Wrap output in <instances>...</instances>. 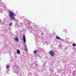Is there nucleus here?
<instances>
[{"label": "nucleus", "instance_id": "nucleus-1", "mask_svg": "<svg viewBox=\"0 0 76 76\" xmlns=\"http://www.w3.org/2000/svg\"><path fill=\"white\" fill-rule=\"evenodd\" d=\"M34 27L33 29V30H31L30 32L31 33L33 34L34 35H35V38H37L36 34H37V33L38 32V31H39V28L37 27V26L35 25H34Z\"/></svg>", "mask_w": 76, "mask_h": 76}, {"label": "nucleus", "instance_id": "nucleus-2", "mask_svg": "<svg viewBox=\"0 0 76 76\" xmlns=\"http://www.w3.org/2000/svg\"><path fill=\"white\" fill-rule=\"evenodd\" d=\"M9 12L8 15L10 16V19L12 20H15L16 18L15 17V13H14V12L10 10L9 11Z\"/></svg>", "mask_w": 76, "mask_h": 76}, {"label": "nucleus", "instance_id": "nucleus-3", "mask_svg": "<svg viewBox=\"0 0 76 76\" xmlns=\"http://www.w3.org/2000/svg\"><path fill=\"white\" fill-rule=\"evenodd\" d=\"M24 22L26 24V26L27 29H29L32 28V27L30 26H31V24L32 23L31 22L28 21V20H25Z\"/></svg>", "mask_w": 76, "mask_h": 76}, {"label": "nucleus", "instance_id": "nucleus-4", "mask_svg": "<svg viewBox=\"0 0 76 76\" xmlns=\"http://www.w3.org/2000/svg\"><path fill=\"white\" fill-rule=\"evenodd\" d=\"M12 70H14V73H18L19 71H20L19 66L16 64L15 65L14 67H13Z\"/></svg>", "mask_w": 76, "mask_h": 76}, {"label": "nucleus", "instance_id": "nucleus-5", "mask_svg": "<svg viewBox=\"0 0 76 76\" xmlns=\"http://www.w3.org/2000/svg\"><path fill=\"white\" fill-rule=\"evenodd\" d=\"M45 64H46V62H45V63L44 65L43 66L41 67H38V64H35V67H36V68H37V69H38V70H41V71H42V70H45Z\"/></svg>", "mask_w": 76, "mask_h": 76}, {"label": "nucleus", "instance_id": "nucleus-6", "mask_svg": "<svg viewBox=\"0 0 76 76\" xmlns=\"http://www.w3.org/2000/svg\"><path fill=\"white\" fill-rule=\"evenodd\" d=\"M26 37H25V35H24L23 36V42L25 44V45H24V47L25 50L26 51H28V49H27V46L26 45Z\"/></svg>", "mask_w": 76, "mask_h": 76}, {"label": "nucleus", "instance_id": "nucleus-7", "mask_svg": "<svg viewBox=\"0 0 76 76\" xmlns=\"http://www.w3.org/2000/svg\"><path fill=\"white\" fill-rule=\"evenodd\" d=\"M55 51L57 52V50H54L53 51V50H50L49 52V54L51 56H52V57H53V56H54V54H55V53H54Z\"/></svg>", "mask_w": 76, "mask_h": 76}, {"label": "nucleus", "instance_id": "nucleus-8", "mask_svg": "<svg viewBox=\"0 0 76 76\" xmlns=\"http://www.w3.org/2000/svg\"><path fill=\"white\" fill-rule=\"evenodd\" d=\"M5 6V4L3 2L0 3V7H3Z\"/></svg>", "mask_w": 76, "mask_h": 76}, {"label": "nucleus", "instance_id": "nucleus-9", "mask_svg": "<svg viewBox=\"0 0 76 76\" xmlns=\"http://www.w3.org/2000/svg\"><path fill=\"white\" fill-rule=\"evenodd\" d=\"M57 72L58 73H61L62 75H63V74H64V72H62V71H61L60 69H58L57 70Z\"/></svg>", "mask_w": 76, "mask_h": 76}, {"label": "nucleus", "instance_id": "nucleus-10", "mask_svg": "<svg viewBox=\"0 0 76 76\" xmlns=\"http://www.w3.org/2000/svg\"><path fill=\"white\" fill-rule=\"evenodd\" d=\"M50 71L52 73H53V72H54V68H53L52 67H51L50 68Z\"/></svg>", "mask_w": 76, "mask_h": 76}, {"label": "nucleus", "instance_id": "nucleus-11", "mask_svg": "<svg viewBox=\"0 0 76 76\" xmlns=\"http://www.w3.org/2000/svg\"><path fill=\"white\" fill-rule=\"evenodd\" d=\"M18 23H19V20H17V21H16L15 25L16 26H19V24H18Z\"/></svg>", "mask_w": 76, "mask_h": 76}, {"label": "nucleus", "instance_id": "nucleus-12", "mask_svg": "<svg viewBox=\"0 0 76 76\" xmlns=\"http://www.w3.org/2000/svg\"><path fill=\"white\" fill-rule=\"evenodd\" d=\"M14 40H15V41H17V42L19 41V39L16 37H15V38H14Z\"/></svg>", "mask_w": 76, "mask_h": 76}, {"label": "nucleus", "instance_id": "nucleus-13", "mask_svg": "<svg viewBox=\"0 0 76 76\" xmlns=\"http://www.w3.org/2000/svg\"><path fill=\"white\" fill-rule=\"evenodd\" d=\"M17 52L18 54H20V51L19 50H17Z\"/></svg>", "mask_w": 76, "mask_h": 76}, {"label": "nucleus", "instance_id": "nucleus-14", "mask_svg": "<svg viewBox=\"0 0 76 76\" xmlns=\"http://www.w3.org/2000/svg\"><path fill=\"white\" fill-rule=\"evenodd\" d=\"M56 39H60V40L61 39L60 37L57 36L56 37Z\"/></svg>", "mask_w": 76, "mask_h": 76}, {"label": "nucleus", "instance_id": "nucleus-15", "mask_svg": "<svg viewBox=\"0 0 76 76\" xmlns=\"http://www.w3.org/2000/svg\"><path fill=\"white\" fill-rule=\"evenodd\" d=\"M63 31L64 32H65L66 33H67V30L66 29H64L63 30Z\"/></svg>", "mask_w": 76, "mask_h": 76}, {"label": "nucleus", "instance_id": "nucleus-16", "mask_svg": "<svg viewBox=\"0 0 76 76\" xmlns=\"http://www.w3.org/2000/svg\"><path fill=\"white\" fill-rule=\"evenodd\" d=\"M10 66L9 65H7L6 66V68L7 69H9L10 68Z\"/></svg>", "mask_w": 76, "mask_h": 76}, {"label": "nucleus", "instance_id": "nucleus-17", "mask_svg": "<svg viewBox=\"0 0 76 76\" xmlns=\"http://www.w3.org/2000/svg\"><path fill=\"white\" fill-rule=\"evenodd\" d=\"M34 54H36L37 53V50H35L34 52H33Z\"/></svg>", "mask_w": 76, "mask_h": 76}, {"label": "nucleus", "instance_id": "nucleus-18", "mask_svg": "<svg viewBox=\"0 0 76 76\" xmlns=\"http://www.w3.org/2000/svg\"><path fill=\"white\" fill-rule=\"evenodd\" d=\"M76 45V44H75V43H73L72 44V46H73V47H75Z\"/></svg>", "mask_w": 76, "mask_h": 76}, {"label": "nucleus", "instance_id": "nucleus-19", "mask_svg": "<svg viewBox=\"0 0 76 76\" xmlns=\"http://www.w3.org/2000/svg\"><path fill=\"white\" fill-rule=\"evenodd\" d=\"M61 47H63V46L61 44H60L59 45V47H61Z\"/></svg>", "mask_w": 76, "mask_h": 76}, {"label": "nucleus", "instance_id": "nucleus-20", "mask_svg": "<svg viewBox=\"0 0 76 76\" xmlns=\"http://www.w3.org/2000/svg\"><path fill=\"white\" fill-rule=\"evenodd\" d=\"M10 26H11L12 25V23H10Z\"/></svg>", "mask_w": 76, "mask_h": 76}, {"label": "nucleus", "instance_id": "nucleus-21", "mask_svg": "<svg viewBox=\"0 0 76 76\" xmlns=\"http://www.w3.org/2000/svg\"><path fill=\"white\" fill-rule=\"evenodd\" d=\"M66 42H67V43H68V44H69L70 43V42H67V41H66Z\"/></svg>", "mask_w": 76, "mask_h": 76}, {"label": "nucleus", "instance_id": "nucleus-22", "mask_svg": "<svg viewBox=\"0 0 76 76\" xmlns=\"http://www.w3.org/2000/svg\"><path fill=\"white\" fill-rule=\"evenodd\" d=\"M61 41H64V40L63 39H61Z\"/></svg>", "mask_w": 76, "mask_h": 76}, {"label": "nucleus", "instance_id": "nucleus-23", "mask_svg": "<svg viewBox=\"0 0 76 76\" xmlns=\"http://www.w3.org/2000/svg\"><path fill=\"white\" fill-rule=\"evenodd\" d=\"M73 75H74V76H76V74H73Z\"/></svg>", "mask_w": 76, "mask_h": 76}, {"label": "nucleus", "instance_id": "nucleus-24", "mask_svg": "<svg viewBox=\"0 0 76 76\" xmlns=\"http://www.w3.org/2000/svg\"><path fill=\"white\" fill-rule=\"evenodd\" d=\"M0 1H1V0H0Z\"/></svg>", "mask_w": 76, "mask_h": 76}, {"label": "nucleus", "instance_id": "nucleus-25", "mask_svg": "<svg viewBox=\"0 0 76 76\" xmlns=\"http://www.w3.org/2000/svg\"><path fill=\"white\" fill-rule=\"evenodd\" d=\"M0 22H1V20L0 19Z\"/></svg>", "mask_w": 76, "mask_h": 76}, {"label": "nucleus", "instance_id": "nucleus-26", "mask_svg": "<svg viewBox=\"0 0 76 76\" xmlns=\"http://www.w3.org/2000/svg\"><path fill=\"white\" fill-rule=\"evenodd\" d=\"M42 34H44V33H42Z\"/></svg>", "mask_w": 76, "mask_h": 76}, {"label": "nucleus", "instance_id": "nucleus-27", "mask_svg": "<svg viewBox=\"0 0 76 76\" xmlns=\"http://www.w3.org/2000/svg\"><path fill=\"white\" fill-rule=\"evenodd\" d=\"M32 66H33V64H31Z\"/></svg>", "mask_w": 76, "mask_h": 76}, {"label": "nucleus", "instance_id": "nucleus-28", "mask_svg": "<svg viewBox=\"0 0 76 76\" xmlns=\"http://www.w3.org/2000/svg\"><path fill=\"white\" fill-rule=\"evenodd\" d=\"M38 62L37 61H36V63H37Z\"/></svg>", "mask_w": 76, "mask_h": 76}, {"label": "nucleus", "instance_id": "nucleus-29", "mask_svg": "<svg viewBox=\"0 0 76 76\" xmlns=\"http://www.w3.org/2000/svg\"><path fill=\"white\" fill-rule=\"evenodd\" d=\"M9 70H8V72H9Z\"/></svg>", "mask_w": 76, "mask_h": 76}, {"label": "nucleus", "instance_id": "nucleus-30", "mask_svg": "<svg viewBox=\"0 0 76 76\" xmlns=\"http://www.w3.org/2000/svg\"><path fill=\"white\" fill-rule=\"evenodd\" d=\"M39 72H40V71H39Z\"/></svg>", "mask_w": 76, "mask_h": 76}]
</instances>
